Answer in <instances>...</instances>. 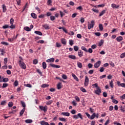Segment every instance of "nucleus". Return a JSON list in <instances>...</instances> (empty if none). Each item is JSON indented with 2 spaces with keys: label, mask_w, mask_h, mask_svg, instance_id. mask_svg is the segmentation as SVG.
Here are the masks:
<instances>
[{
  "label": "nucleus",
  "mask_w": 125,
  "mask_h": 125,
  "mask_svg": "<svg viewBox=\"0 0 125 125\" xmlns=\"http://www.w3.org/2000/svg\"><path fill=\"white\" fill-rule=\"evenodd\" d=\"M92 11H93L94 12H95L96 13H98L99 12V11L97 9L93 8L92 9Z\"/></svg>",
  "instance_id": "50"
},
{
  "label": "nucleus",
  "mask_w": 125,
  "mask_h": 125,
  "mask_svg": "<svg viewBox=\"0 0 125 125\" xmlns=\"http://www.w3.org/2000/svg\"><path fill=\"white\" fill-rule=\"evenodd\" d=\"M50 66L52 67V68H59L61 67L60 65H57L54 64L50 63Z\"/></svg>",
  "instance_id": "10"
},
{
  "label": "nucleus",
  "mask_w": 125,
  "mask_h": 125,
  "mask_svg": "<svg viewBox=\"0 0 125 125\" xmlns=\"http://www.w3.org/2000/svg\"><path fill=\"white\" fill-rule=\"evenodd\" d=\"M101 65V61H99L97 62L96 63H95L94 65V68H96V69H97L100 67V65Z\"/></svg>",
  "instance_id": "5"
},
{
  "label": "nucleus",
  "mask_w": 125,
  "mask_h": 125,
  "mask_svg": "<svg viewBox=\"0 0 125 125\" xmlns=\"http://www.w3.org/2000/svg\"><path fill=\"white\" fill-rule=\"evenodd\" d=\"M104 43V40H101V41L99 42V46H102V45Z\"/></svg>",
  "instance_id": "30"
},
{
  "label": "nucleus",
  "mask_w": 125,
  "mask_h": 125,
  "mask_svg": "<svg viewBox=\"0 0 125 125\" xmlns=\"http://www.w3.org/2000/svg\"><path fill=\"white\" fill-rule=\"evenodd\" d=\"M77 66L78 68H83V63H82V62H78Z\"/></svg>",
  "instance_id": "23"
},
{
  "label": "nucleus",
  "mask_w": 125,
  "mask_h": 125,
  "mask_svg": "<svg viewBox=\"0 0 125 125\" xmlns=\"http://www.w3.org/2000/svg\"><path fill=\"white\" fill-rule=\"evenodd\" d=\"M19 65L20 66V67L21 68V69H23V70H25L26 69V64L23 61L20 60L19 61Z\"/></svg>",
  "instance_id": "1"
},
{
  "label": "nucleus",
  "mask_w": 125,
  "mask_h": 125,
  "mask_svg": "<svg viewBox=\"0 0 125 125\" xmlns=\"http://www.w3.org/2000/svg\"><path fill=\"white\" fill-rule=\"evenodd\" d=\"M112 102L113 103H114L115 104H118L119 103V102L116 99H113L112 100Z\"/></svg>",
  "instance_id": "51"
},
{
  "label": "nucleus",
  "mask_w": 125,
  "mask_h": 125,
  "mask_svg": "<svg viewBox=\"0 0 125 125\" xmlns=\"http://www.w3.org/2000/svg\"><path fill=\"white\" fill-rule=\"evenodd\" d=\"M54 60L55 59L54 58H51L50 59L47 60L46 61L48 63H52V62H54Z\"/></svg>",
  "instance_id": "11"
},
{
  "label": "nucleus",
  "mask_w": 125,
  "mask_h": 125,
  "mask_svg": "<svg viewBox=\"0 0 125 125\" xmlns=\"http://www.w3.org/2000/svg\"><path fill=\"white\" fill-rule=\"evenodd\" d=\"M124 40V38L122 36H119L116 38V41L117 42H121L123 41Z\"/></svg>",
  "instance_id": "8"
},
{
  "label": "nucleus",
  "mask_w": 125,
  "mask_h": 125,
  "mask_svg": "<svg viewBox=\"0 0 125 125\" xmlns=\"http://www.w3.org/2000/svg\"><path fill=\"white\" fill-rule=\"evenodd\" d=\"M58 89H61L62 88V83H59L57 84Z\"/></svg>",
  "instance_id": "18"
},
{
  "label": "nucleus",
  "mask_w": 125,
  "mask_h": 125,
  "mask_svg": "<svg viewBox=\"0 0 125 125\" xmlns=\"http://www.w3.org/2000/svg\"><path fill=\"white\" fill-rule=\"evenodd\" d=\"M89 83V79L88 77L86 76H85V80H84V86H87L88 85V83Z\"/></svg>",
  "instance_id": "4"
},
{
  "label": "nucleus",
  "mask_w": 125,
  "mask_h": 125,
  "mask_svg": "<svg viewBox=\"0 0 125 125\" xmlns=\"http://www.w3.org/2000/svg\"><path fill=\"white\" fill-rule=\"evenodd\" d=\"M95 118V113H93L91 116L90 117V120H93Z\"/></svg>",
  "instance_id": "36"
},
{
  "label": "nucleus",
  "mask_w": 125,
  "mask_h": 125,
  "mask_svg": "<svg viewBox=\"0 0 125 125\" xmlns=\"http://www.w3.org/2000/svg\"><path fill=\"white\" fill-rule=\"evenodd\" d=\"M59 120L60 121H61L62 122H67V120H66V119L64 118H59Z\"/></svg>",
  "instance_id": "33"
},
{
  "label": "nucleus",
  "mask_w": 125,
  "mask_h": 125,
  "mask_svg": "<svg viewBox=\"0 0 125 125\" xmlns=\"http://www.w3.org/2000/svg\"><path fill=\"white\" fill-rule=\"evenodd\" d=\"M87 52H89V53H92L93 52V50L91 48H89L88 50H87Z\"/></svg>",
  "instance_id": "47"
},
{
  "label": "nucleus",
  "mask_w": 125,
  "mask_h": 125,
  "mask_svg": "<svg viewBox=\"0 0 125 125\" xmlns=\"http://www.w3.org/2000/svg\"><path fill=\"white\" fill-rule=\"evenodd\" d=\"M56 46H57V47H61V46H62V45L60 43L56 42Z\"/></svg>",
  "instance_id": "58"
},
{
  "label": "nucleus",
  "mask_w": 125,
  "mask_h": 125,
  "mask_svg": "<svg viewBox=\"0 0 125 125\" xmlns=\"http://www.w3.org/2000/svg\"><path fill=\"white\" fill-rule=\"evenodd\" d=\"M50 18L51 21H54V20H55V16H51Z\"/></svg>",
  "instance_id": "38"
},
{
  "label": "nucleus",
  "mask_w": 125,
  "mask_h": 125,
  "mask_svg": "<svg viewBox=\"0 0 125 125\" xmlns=\"http://www.w3.org/2000/svg\"><path fill=\"white\" fill-rule=\"evenodd\" d=\"M25 110H26V109L25 108H22V109L21 111V112L20 113V116L23 115V114H24V113L25 112Z\"/></svg>",
  "instance_id": "26"
},
{
  "label": "nucleus",
  "mask_w": 125,
  "mask_h": 125,
  "mask_svg": "<svg viewBox=\"0 0 125 125\" xmlns=\"http://www.w3.org/2000/svg\"><path fill=\"white\" fill-rule=\"evenodd\" d=\"M68 58L70 59H72L73 60H76L77 59V57L75 55H70L68 56Z\"/></svg>",
  "instance_id": "13"
},
{
  "label": "nucleus",
  "mask_w": 125,
  "mask_h": 125,
  "mask_svg": "<svg viewBox=\"0 0 125 125\" xmlns=\"http://www.w3.org/2000/svg\"><path fill=\"white\" fill-rule=\"evenodd\" d=\"M4 63L5 65H6V64H7V58H5L4 59Z\"/></svg>",
  "instance_id": "64"
},
{
  "label": "nucleus",
  "mask_w": 125,
  "mask_h": 125,
  "mask_svg": "<svg viewBox=\"0 0 125 125\" xmlns=\"http://www.w3.org/2000/svg\"><path fill=\"white\" fill-rule=\"evenodd\" d=\"M99 28L100 29V31H102L103 30V25L102 24H100L99 25Z\"/></svg>",
  "instance_id": "32"
},
{
  "label": "nucleus",
  "mask_w": 125,
  "mask_h": 125,
  "mask_svg": "<svg viewBox=\"0 0 125 125\" xmlns=\"http://www.w3.org/2000/svg\"><path fill=\"white\" fill-rule=\"evenodd\" d=\"M81 49L82 50H83L84 51H85V52H87V49H86V48H85V47H84V46H82L81 47Z\"/></svg>",
  "instance_id": "31"
},
{
  "label": "nucleus",
  "mask_w": 125,
  "mask_h": 125,
  "mask_svg": "<svg viewBox=\"0 0 125 125\" xmlns=\"http://www.w3.org/2000/svg\"><path fill=\"white\" fill-rule=\"evenodd\" d=\"M114 83V81L111 80L110 82H109V85L111 87V88H113L114 87V84L113 83Z\"/></svg>",
  "instance_id": "25"
},
{
  "label": "nucleus",
  "mask_w": 125,
  "mask_h": 125,
  "mask_svg": "<svg viewBox=\"0 0 125 125\" xmlns=\"http://www.w3.org/2000/svg\"><path fill=\"white\" fill-rule=\"evenodd\" d=\"M95 93L97 95H100V93H101V89L98 87L97 89L95 91Z\"/></svg>",
  "instance_id": "7"
},
{
  "label": "nucleus",
  "mask_w": 125,
  "mask_h": 125,
  "mask_svg": "<svg viewBox=\"0 0 125 125\" xmlns=\"http://www.w3.org/2000/svg\"><path fill=\"white\" fill-rule=\"evenodd\" d=\"M75 99H76V101H77V102H80V98L78 96H75Z\"/></svg>",
  "instance_id": "44"
},
{
  "label": "nucleus",
  "mask_w": 125,
  "mask_h": 125,
  "mask_svg": "<svg viewBox=\"0 0 125 125\" xmlns=\"http://www.w3.org/2000/svg\"><path fill=\"white\" fill-rule=\"evenodd\" d=\"M61 42L62 44H67V41H66V39H62Z\"/></svg>",
  "instance_id": "22"
},
{
  "label": "nucleus",
  "mask_w": 125,
  "mask_h": 125,
  "mask_svg": "<svg viewBox=\"0 0 125 125\" xmlns=\"http://www.w3.org/2000/svg\"><path fill=\"white\" fill-rule=\"evenodd\" d=\"M111 7H112V8H119V7H120V5H116L115 3H112L111 4Z\"/></svg>",
  "instance_id": "15"
},
{
  "label": "nucleus",
  "mask_w": 125,
  "mask_h": 125,
  "mask_svg": "<svg viewBox=\"0 0 125 125\" xmlns=\"http://www.w3.org/2000/svg\"><path fill=\"white\" fill-rule=\"evenodd\" d=\"M92 86H93V87H97V88L99 87L98 84L97 83L92 84Z\"/></svg>",
  "instance_id": "59"
},
{
  "label": "nucleus",
  "mask_w": 125,
  "mask_h": 125,
  "mask_svg": "<svg viewBox=\"0 0 125 125\" xmlns=\"http://www.w3.org/2000/svg\"><path fill=\"white\" fill-rule=\"evenodd\" d=\"M8 85V84L7 83H3V85L2 86V88H5V87H7V86Z\"/></svg>",
  "instance_id": "37"
},
{
  "label": "nucleus",
  "mask_w": 125,
  "mask_h": 125,
  "mask_svg": "<svg viewBox=\"0 0 125 125\" xmlns=\"http://www.w3.org/2000/svg\"><path fill=\"white\" fill-rule=\"evenodd\" d=\"M31 17H32V18H34V19H37L38 17L37 16V14H36L35 13H32L31 14Z\"/></svg>",
  "instance_id": "17"
},
{
  "label": "nucleus",
  "mask_w": 125,
  "mask_h": 125,
  "mask_svg": "<svg viewBox=\"0 0 125 125\" xmlns=\"http://www.w3.org/2000/svg\"><path fill=\"white\" fill-rule=\"evenodd\" d=\"M2 8L3 9V12H6V10H7L6 6H5V4H3L2 5Z\"/></svg>",
  "instance_id": "20"
},
{
  "label": "nucleus",
  "mask_w": 125,
  "mask_h": 125,
  "mask_svg": "<svg viewBox=\"0 0 125 125\" xmlns=\"http://www.w3.org/2000/svg\"><path fill=\"white\" fill-rule=\"evenodd\" d=\"M8 107H12V106H13V103H12V102H10L8 103Z\"/></svg>",
  "instance_id": "45"
},
{
  "label": "nucleus",
  "mask_w": 125,
  "mask_h": 125,
  "mask_svg": "<svg viewBox=\"0 0 125 125\" xmlns=\"http://www.w3.org/2000/svg\"><path fill=\"white\" fill-rule=\"evenodd\" d=\"M37 43H44V41L43 40H40L37 42Z\"/></svg>",
  "instance_id": "46"
},
{
  "label": "nucleus",
  "mask_w": 125,
  "mask_h": 125,
  "mask_svg": "<svg viewBox=\"0 0 125 125\" xmlns=\"http://www.w3.org/2000/svg\"><path fill=\"white\" fill-rule=\"evenodd\" d=\"M3 29H8V28H9V25H5L2 26Z\"/></svg>",
  "instance_id": "57"
},
{
  "label": "nucleus",
  "mask_w": 125,
  "mask_h": 125,
  "mask_svg": "<svg viewBox=\"0 0 125 125\" xmlns=\"http://www.w3.org/2000/svg\"><path fill=\"white\" fill-rule=\"evenodd\" d=\"M74 50H75V51H79V46H74Z\"/></svg>",
  "instance_id": "41"
},
{
  "label": "nucleus",
  "mask_w": 125,
  "mask_h": 125,
  "mask_svg": "<svg viewBox=\"0 0 125 125\" xmlns=\"http://www.w3.org/2000/svg\"><path fill=\"white\" fill-rule=\"evenodd\" d=\"M113 110H114V106H113L112 105L110 106L109 107V110L113 111Z\"/></svg>",
  "instance_id": "60"
},
{
  "label": "nucleus",
  "mask_w": 125,
  "mask_h": 125,
  "mask_svg": "<svg viewBox=\"0 0 125 125\" xmlns=\"http://www.w3.org/2000/svg\"><path fill=\"white\" fill-rule=\"evenodd\" d=\"M6 104V101H3L1 102L0 105H5Z\"/></svg>",
  "instance_id": "62"
},
{
  "label": "nucleus",
  "mask_w": 125,
  "mask_h": 125,
  "mask_svg": "<svg viewBox=\"0 0 125 125\" xmlns=\"http://www.w3.org/2000/svg\"><path fill=\"white\" fill-rule=\"evenodd\" d=\"M24 30L27 31V32H30L31 31V28L28 26H25L24 27Z\"/></svg>",
  "instance_id": "27"
},
{
  "label": "nucleus",
  "mask_w": 125,
  "mask_h": 125,
  "mask_svg": "<svg viewBox=\"0 0 125 125\" xmlns=\"http://www.w3.org/2000/svg\"><path fill=\"white\" fill-rule=\"evenodd\" d=\"M78 55L79 57H83V52L81 50H78Z\"/></svg>",
  "instance_id": "9"
},
{
  "label": "nucleus",
  "mask_w": 125,
  "mask_h": 125,
  "mask_svg": "<svg viewBox=\"0 0 125 125\" xmlns=\"http://www.w3.org/2000/svg\"><path fill=\"white\" fill-rule=\"evenodd\" d=\"M42 27H43V28H44L45 30H49V26L48 25V24H47V23L43 24L42 25Z\"/></svg>",
  "instance_id": "12"
},
{
  "label": "nucleus",
  "mask_w": 125,
  "mask_h": 125,
  "mask_svg": "<svg viewBox=\"0 0 125 125\" xmlns=\"http://www.w3.org/2000/svg\"><path fill=\"white\" fill-rule=\"evenodd\" d=\"M110 123V119H108L104 124V125H108Z\"/></svg>",
  "instance_id": "63"
},
{
  "label": "nucleus",
  "mask_w": 125,
  "mask_h": 125,
  "mask_svg": "<svg viewBox=\"0 0 125 125\" xmlns=\"http://www.w3.org/2000/svg\"><path fill=\"white\" fill-rule=\"evenodd\" d=\"M80 89L82 92H86V90L83 87H81Z\"/></svg>",
  "instance_id": "49"
},
{
  "label": "nucleus",
  "mask_w": 125,
  "mask_h": 125,
  "mask_svg": "<svg viewBox=\"0 0 125 125\" xmlns=\"http://www.w3.org/2000/svg\"><path fill=\"white\" fill-rule=\"evenodd\" d=\"M42 68L43 69H46V62H43L42 63Z\"/></svg>",
  "instance_id": "29"
},
{
  "label": "nucleus",
  "mask_w": 125,
  "mask_h": 125,
  "mask_svg": "<svg viewBox=\"0 0 125 125\" xmlns=\"http://www.w3.org/2000/svg\"><path fill=\"white\" fill-rule=\"evenodd\" d=\"M34 33L35 34H36V35H39V36H42V33L41 31H35Z\"/></svg>",
  "instance_id": "21"
},
{
  "label": "nucleus",
  "mask_w": 125,
  "mask_h": 125,
  "mask_svg": "<svg viewBox=\"0 0 125 125\" xmlns=\"http://www.w3.org/2000/svg\"><path fill=\"white\" fill-rule=\"evenodd\" d=\"M1 44H4L5 45H9L8 43H7V42H1Z\"/></svg>",
  "instance_id": "52"
},
{
  "label": "nucleus",
  "mask_w": 125,
  "mask_h": 125,
  "mask_svg": "<svg viewBox=\"0 0 125 125\" xmlns=\"http://www.w3.org/2000/svg\"><path fill=\"white\" fill-rule=\"evenodd\" d=\"M61 115L62 116H65L66 117L70 116V113L69 112H62Z\"/></svg>",
  "instance_id": "16"
},
{
  "label": "nucleus",
  "mask_w": 125,
  "mask_h": 125,
  "mask_svg": "<svg viewBox=\"0 0 125 125\" xmlns=\"http://www.w3.org/2000/svg\"><path fill=\"white\" fill-rule=\"evenodd\" d=\"M10 23L11 24V25H13L14 23V19H11L10 20Z\"/></svg>",
  "instance_id": "42"
},
{
  "label": "nucleus",
  "mask_w": 125,
  "mask_h": 125,
  "mask_svg": "<svg viewBox=\"0 0 125 125\" xmlns=\"http://www.w3.org/2000/svg\"><path fill=\"white\" fill-rule=\"evenodd\" d=\"M104 70H105V68H104V67H102L100 68V72H101V73H102V72H104Z\"/></svg>",
  "instance_id": "55"
},
{
  "label": "nucleus",
  "mask_w": 125,
  "mask_h": 125,
  "mask_svg": "<svg viewBox=\"0 0 125 125\" xmlns=\"http://www.w3.org/2000/svg\"><path fill=\"white\" fill-rule=\"evenodd\" d=\"M38 62H39L38 61V60H37V59L33 60V64H34L35 65L38 64Z\"/></svg>",
  "instance_id": "54"
},
{
  "label": "nucleus",
  "mask_w": 125,
  "mask_h": 125,
  "mask_svg": "<svg viewBox=\"0 0 125 125\" xmlns=\"http://www.w3.org/2000/svg\"><path fill=\"white\" fill-rule=\"evenodd\" d=\"M73 119H75V120H78L79 118L83 120V115L81 113H78L77 115H75L73 117Z\"/></svg>",
  "instance_id": "3"
},
{
  "label": "nucleus",
  "mask_w": 125,
  "mask_h": 125,
  "mask_svg": "<svg viewBox=\"0 0 125 125\" xmlns=\"http://www.w3.org/2000/svg\"><path fill=\"white\" fill-rule=\"evenodd\" d=\"M49 85L47 84H43L42 85L41 87L44 88L45 87H48Z\"/></svg>",
  "instance_id": "35"
},
{
  "label": "nucleus",
  "mask_w": 125,
  "mask_h": 125,
  "mask_svg": "<svg viewBox=\"0 0 125 125\" xmlns=\"http://www.w3.org/2000/svg\"><path fill=\"white\" fill-rule=\"evenodd\" d=\"M25 123L26 124H32V123H33V120L31 119H27L25 121Z\"/></svg>",
  "instance_id": "24"
},
{
  "label": "nucleus",
  "mask_w": 125,
  "mask_h": 125,
  "mask_svg": "<svg viewBox=\"0 0 125 125\" xmlns=\"http://www.w3.org/2000/svg\"><path fill=\"white\" fill-rule=\"evenodd\" d=\"M51 3H52V1H51V0H48L47 5H51Z\"/></svg>",
  "instance_id": "53"
},
{
  "label": "nucleus",
  "mask_w": 125,
  "mask_h": 125,
  "mask_svg": "<svg viewBox=\"0 0 125 125\" xmlns=\"http://www.w3.org/2000/svg\"><path fill=\"white\" fill-rule=\"evenodd\" d=\"M21 103L22 107L23 108H25V107H26V104H25V102H24L23 101H21Z\"/></svg>",
  "instance_id": "39"
},
{
  "label": "nucleus",
  "mask_w": 125,
  "mask_h": 125,
  "mask_svg": "<svg viewBox=\"0 0 125 125\" xmlns=\"http://www.w3.org/2000/svg\"><path fill=\"white\" fill-rule=\"evenodd\" d=\"M72 76L73 77V79L76 81V82H79V78H78L75 74L72 73Z\"/></svg>",
  "instance_id": "14"
},
{
  "label": "nucleus",
  "mask_w": 125,
  "mask_h": 125,
  "mask_svg": "<svg viewBox=\"0 0 125 125\" xmlns=\"http://www.w3.org/2000/svg\"><path fill=\"white\" fill-rule=\"evenodd\" d=\"M62 78L63 79V80H67L68 79V77H67V75L65 74H63L62 75Z\"/></svg>",
  "instance_id": "43"
},
{
  "label": "nucleus",
  "mask_w": 125,
  "mask_h": 125,
  "mask_svg": "<svg viewBox=\"0 0 125 125\" xmlns=\"http://www.w3.org/2000/svg\"><path fill=\"white\" fill-rule=\"evenodd\" d=\"M40 124L41 125H49V124L44 121H41Z\"/></svg>",
  "instance_id": "19"
},
{
  "label": "nucleus",
  "mask_w": 125,
  "mask_h": 125,
  "mask_svg": "<svg viewBox=\"0 0 125 125\" xmlns=\"http://www.w3.org/2000/svg\"><path fill=\"white\" fill-rule=\"evenodd\" d=\"M125 52L122 53L120 55V58H125Z\"/></svg>",
  "instance_id": "48"
},
{
  "label": "nucleus",
  "mask_w": 125,
  "mask_h": 125,
  "mask_svg": "<svg viewBox=\"0 0 125 125\" xmlns=\"http://www.w3.org/2000/svg\"><path fill=\"white\" fill-rule=\"evenodd\" d=\"M9 80L8 78H4L2 80L3 83H7Z\"/></svg>",
  "instance_id": "40"
},
{
  "label": "nucleus",
  "mask_w": 125,
  "mask_h": 125,
  "mask_svg": "<svg viewBox=\"0 0 125 125\" xmlns=\"http://www.w3.org/2000/svg\"><path fill=\"white\" fill-rule=\"evenodd\" d=\"M39 108L40 109V110H41V111H43L44 112V113H46V112H47V106L45 105L44 106H42V105H41L39 106Z\"/></svg>",
  "instance_id": "2"
},
{
  "label": "nucleus",
  "mask_w": 125,
  "mask_h": 125,
  "mask_svg": "<svg viewBox=\"0 0 125 125\" xmlns=\"http://www.w3.org/2000/svg\"><path fill=\"white\" fill-rule=\"evenodd\" d=\"M94 21H91V23L88 24V28L89 30H90V29H91V28H93V27H94Z\"/></svg>",
  "instance_id": "6"
},
{
  "label": "nucleus",
  "mask_w": 125,
  "mask_h": 125,
  "mask_svg": "<svg viewBox=\"0 0 125 125\" xmlns=\"http://www.w3.org/2000/svg\"><path fill=\"white\" fill-rule=\"evenodd\" d=\"M120 110H121V112H125V108H124V107H123V106H121L120 107Z\"/></svg>",
  "instance_id": "56"
},
{
  "label": "nucleus",
  "mask_w": 125,
  "mask_h": 125,
  "mask_svg": "<svg viewBox=\"0 0 125 125\" xmlns=\"http://www.w3.org/2000/svg\"><path fill=\"white\" fill-rule=\"evenodd\" d=\"M105 12H106V10H103L101 12V13L99 14L100 17H101V16H102L103 15H104V14H105Z\"/></svg>",
  "instance_id": "28"
},
{
  "label": "nucleus",
  "mask_w": 125,
  "mask_h": 125,
  "mask_svg": "<svg viewBox=\"0 0 125 125\" xmlns=\"http://www.w3.org/2000/svg\"><path fill=\"white\" fill-rule=\"evenodd\" d=\"M11 25L9 26L10 29H15V25L11 24Z\"/></svg>",
  "instance_id": "61"
},
{
  "label": "nucleus",
  "mask_w": 125,
  "mask_h": 125,
  "mask_svg": "<svg viewBox=\"0 0 125 125\" xmlns=\"http://www.w3.org/2000/svg\"><path fill=\"white\" fill-rule=\"evenodd\" d=\"M53 103V100H50V101H49L46 102V105H50Z\"/></svg>",
  "instance_id": "34"
}]
</instances>
